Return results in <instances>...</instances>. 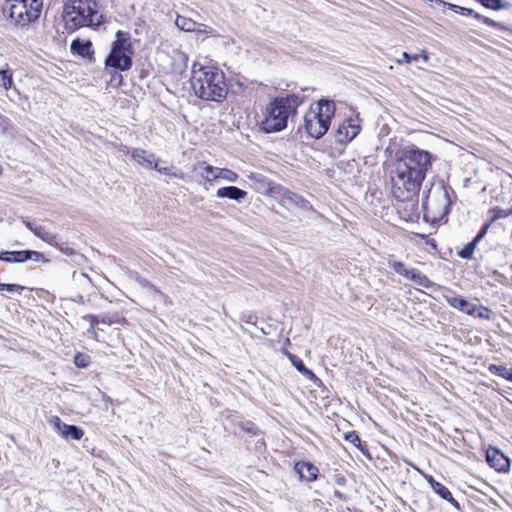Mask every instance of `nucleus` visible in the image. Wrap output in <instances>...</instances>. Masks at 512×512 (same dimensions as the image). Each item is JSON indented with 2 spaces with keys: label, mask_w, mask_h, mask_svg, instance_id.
Wrapping results in <instances>:
<instances>
[{
  "label": "nucleus",
  "mask_w": 512,
  "mask_h": 512,
  "mask_svg": "<svg viewBox=\"0 0 512 512\" xmlns=\"http://www.w3.org/2000/svg\"><path fill=\"white\" fill-rule=\"evenodd\" d=\"M433 155L415 145L399 150L390 166L389 176L394 197L407 201L416 195L432 166Z\"/></svg>",
  "instance_id": "nucleus-1"
},
{
  "label": "nucleus",
  "mask_w": 512,
  "mask_h": 512,
  "mask_svg": "<svg viewBox=\"0 0 512 512\" xmlns=\"http://www.w3.org/2000/svg\"><path fill=\"white\" fill-rule=\"evenodd\" d=\"M191 73V88L198 98L214 102H221L226 98L228 87L222 70L194 62Z\"/></svg>",
  "instance_id": "nucleus-2"
},
{
  "label": "nucleus",
  "mask_w": 512,
  "mask_h": 512,
  "mask_svg": "<svg viewBox=\"0 0 512 512\" xmlns=\"http://www.w3.org/2000/svg\"><path fill=\"white\" fill-rule=\"evenodd\" d=\"M62 18L66 32L73 33L83 27H98L103 15L95 0H69L63 6Z\"/></svg>",
  "instance_id": "nucleus-3"
},
{
  "label": "nucleus",
  "mask_w": 512,
  "mask_h": 512,
  "mask_svg": "<svg viewBox=\"0 0 512 512\" xmlns=\"http://www.w3.org/2000/svg\"><path fill=\"white\" fill-rule=\"evenodd\" d=\"M303 99L297 95L277 97L263 111L260 128L265 133L280 132L287 127L288 119L296 114Z\"/></svg>",
  "instance_id": "nucleus-4"
},
{
  "label": "nucleus",
  "mask_w": 512,
  "mask_h": 512,
  "mask_svg": "<svg viewBox=\"0 0 512 512\" xmlns=\"http://www.w3.org/2000/svg\"><path fill=\"white\" fill-rule=\"evenodd\" d=\"M335 104L331 100L322 99L315 108H311L304 116L306 132L313 138H321L329 129L335 114Z\"/></svg>",
  "instance_id": "nucleus-5"
},
{
  "label": "nucleus",
  "mask_w": 512,
  "mask_h": 512,
  "mask_svg": "<svg viewBox=\"0 0 512 512\" xmlns=\"http://www.w3.org/2000/svg\"><path fill=\"white\" fill-rule=\"evenodd\" d=\"M450 195L444 183L433 184L422 201L425 216L432 221L442 220L449 212Z\"/></svg>",
  "instance_id": "nucleus-6"
},
{
  "label": "nucleus",
  "mask_w": 512,
  "mask_h": 512,
  "mask_svg": "<svg viewBox=\"0 0 512 512\" xmlns=\"http://www.w3.org/2000/svg\"><path fill=\"white\" fill-rule=\"evenodd\" d=\"M132 55L133 48L129 33L119 30L116 32V40L111 45L105 64L120 71H126L132 66Z\"/></svg>",
  "instance_id": "nucleus-7"
},
{
  "label": "nucleus",
  "mask_w": 512,
  "mask_h": 512,
  "mask_svg": "<svg viewBox=\"0 0 512 512\" xmlns=\"http://www.w3.org/2000/svg\"><path fill=\"white\" fill-rule=\"evenodd\" d=\"M10 19L18 25L25 26L36 21L43 7V0H6Z\"/></svg>",
  "instance_id": "nucleus-8"
},
{
  "label": "nucleus",
  "mask_w": 512,
  "mask_h": 512,
  "mask_svg": "<svg viewBox=\"0 0 512 512\" xmlns=\"http://www.w3.org/2000/svg\"><path fill=\"white\" fill-rule=\"evenodd\" d=\"M132 158L141 166L148 169H154L165 175H169L175 178L184 179L185 175L181 171H172L171 168H159V159L156 158L155 154L150 153L144 149L136 148L132 151Z\"/></svg>",
  "instance_id": "nucleus-9"
},
{
  "label": "nucleus",
  "mask_w": 512,
  "mask_h": 512,
  "mask_svg": "<svg viewBox=\"0 0 512 512\" xmlns=\"http://www.w3.org/2000/svg\"><path fill=\"white\" fill-rule=\"evenodd\" d=\"M360 132V123L358 117L348 118L338 125L335 131V141L340 144H346L353 140Z\"/></svg>",
  "instance_id": "nucleus-10"
},
{
  "label": "nucleus",
  "mask_w": 512,
  "mask_h": 512,
  "mask_svg": "<svg viewBox=\"0 0 512 512\" xmlns=\"http://www.w3.org/2000/svg\"><path fill=\"white\" fill-rule=\"evenodd\" d=\"M275 195L280 197L281 205L287 209L298 208L300 210L307 211L312 208L309 202L302 196L293 193L283 187H281L280 193H276Z\"/></svg>",
  "instance_id": "nucleus-11"
},
{
  "label": "nucleus",
  "mask_w": 512,
  "mask_h": 512,
  "mask_svg": "<svg viewBox=\"0 0 512 512\" xmlns=\"http://www.w3.org/2000/svg\"><path fill=\"white\" fill-rule=\"evenodd\" d=\"M253 189L261 194H276L280 193L281 186L271 182L263 174L251 172L248 176Z\"/></svg>",
  "instance_id": "nucleus-12"
},
{
  "label": "nucleus",
  "mask_w": 512,
  "mask_h": 512,
  "mask_svg": "<svg viewBox=\"0 0 512 512\" xmlns=\"http://www.w3.org/2000/svg\"><path fill=\"white\" fill-rule=\"evenodd\" d=\"M51 423L53 424L54 430L66 439L71 437L74 440H80L84 434L82 429L74 425L63 423L57 416L51 419Z\"/></svg>",
  "instance_id": "nucleus-13"
},
{
  "label": "nucleus",
  "mask_w": 512,
  "mask_h": 512,
  "mask_svg": "<svg viewBox=\"0 0 512 512\" xmlns=\"http://www.w3.org/2000/svg\"><path fill=\"white\" fill-rule=\"evenodd\" d=\"M170 58L171 63L168 66L163 67L165 72L182 73L185 71L187 68L188 56L184 52L174 49Z\"/></svg>",
  "instance_id": "nucleus-14"
},
{
  "label": "nucleus",
  "mask_w": 512,
  "mask_h": 512,
  "mask_svg": "<svg viewBox=\"0 0 512 512\" xmlns=\"http://www.w3.org/2000/svg\"><path fill=\"white\" fill-rule=\"evenodd\" d=\"M486 460L492 468L499 472L506 471L509 468V459L497 449H488Z\"/></svg>",
  "instance_id": "nucleus-15"
},
{
  "label": "nucleus",
  "mask_w": 512,
  "mask_h": 512,
  "mask_svg": "<svg viewBox=\"0 0 512 512\" xmlns=\"http://www.w3.org/2000/svg\"><path fill=\"white\" fill-rule=\"evenodd\" d=\"M443 297L451 307L458 309L463 313H466L468 315H474L476 312V306L466 301L464 298L458 297L453 293L446 294Z\"/></svg>",
  "instance_id": "nucleus-16"
},
{
  "label": "nucleus",
  "mask_w": 512,
  "mask_h": 512,
  "mask_svg": "<svg viewBox=\"0 0 512 512\" xmlns=\"http://www.w3.org/2000/svg\"><path fill=\"white\" fill-rule=\"evenodd\" d=\"M216 197L220 199L228 198L238 203H242L247 197V192L236 186H225L216 191Z\"/></svg>",
  "instance_id": "nucleus-17"
},
{
  "label": "nucleus",
  "mask_w": 512,
  "mask_h": 512,
  "mask_svg": "<svg viewBox=\"0 0 512 512\" xmlns=\"http://www.w3.org/2000/svg\"><path fill=\"white\" fill-rule=\"evenodd\" d=\"M70 49L73 54L92 60L94 51L90 40L76 38L72 41Z\"/></svg>",
  "instance_id": "nucleus-18"
},
{
  "label": "nucleus",
  "mask_w": 512,
  "mask_h": 512,
  "mask_svg": "<svg viewBox=\"0 0 512 512\" xmlns=\"http://www.w3.org/2000/svg\"><path fill=\"white\" fill-rule=\"evenodd\" d=\"M35 254L38 255V252L24 250V251H5L0 253V260L9 262V263H21L25 262L31 258V256Z\"/></svg>",
  "instance_id": "nucleus-19"
},
{
  "label": "nucleus",
  "mask_w": 512,
  "mask_h": 512,
  "mask_svg": "<svg viewBox=\"0 0 512 512\" xmlns=\"http://www.w3.org/2000/svg\"><path fill=\"white\" fill-rule=\"evenodd\" d=\"M429 482L431 484V488L437 495H439L442 499L448 501L452 506L459 508L458 502L453 498L451 492L447 487L437 482L432 477L429 478Z\"/></svg>",
  "instance_id": "nucleus-20"
},
{
  "label": "nucleus",
  "mask_w": 512,
  "mask_h": 512,
  "mask_svg": "<svg viewBox=\"0 0 512 512\" xmlns=\"http://www.w3.org/2000/svg\"><path fill=\"white\" fill-rule=\"evenodd\" d=\"M296 469L301 478L307 481H315L318 475V469L311 463L302 462L296 464Z\"/></svg>",
  "instance_id": "nucleus-21"
},
{
  "label": "nucleus",
  "mask_w": 512,
  "mask_h": 512,
  "mask_svg": "<svg viewBox=\"0 0 512 512\" xmlns=\"http://www.w3.org/2000/svg\"><path fill=\"white\" fill-rule=\"evenodd\" d=\"M194 171L198 172L199 175L207 182H212L215 180L214 166L209 165L205 161L195 164Z\"/></svg>",
  "instance_id": "nucleus-22"
},
{
  "label": "nucleus",
  "mask_w": 512,
  "mask_h": 512,
  "mask_svg": "<svg viewBox=\"0 0 512 512\" xmlns=\"http://www.w3.org/2000/svg\"><path fill=\"white\" fill-rule=\"evenodd\" d=\"M33 234L52 246H57V235L50 232L44 226L38 225L33 229Z\"/></svg>",
  "instance_id": "nucleus-23"
},
{
  "label": "nucleus",
  "mask_w": 512,
  "mask_h": 512,
  "mask_svg": "<svg viewBox=\"0 0 512 512\" xmlns=\"http://www.w3.org/2000/svg\"><path fill=\"white\" fill-rule=\"evenodd\" d=\"M388 265L392 268L397 274L404 276L407 279H411L412 274L415 269H408L404 263L396 260H389Z\"/></svg>",
  "instance_id": "nucleus-24"
},
{
  "label": "nucleus",
  "mask_w": 512,
  "mask_h": 512,
  "mask_svg": "<svg viewBox=\"0 0 512 512\" xmlns=\"http://www.w3.org/2000/svg\"><path fill=\"white\" fill-rule=\"evenodd\" d=\"M0 87L6 91L13 87V72L11 68L0 69Z\"/></svg>",
  "instance_id": "nucleus-25"
},
{
  "label": "nucleus",
  "mask_w": 512,
  "mask_h": 512,
  "mask_svg": "<svg viewBox=\"0 0 512 512\" xmlns=\"http://www.w3.org/2000/svg\"><path fill=\"white\" fill-rule=\"evenodd\" d=\"M284 354L288 357V359L291 361L292 365L299 372H301L305 375H312V372L305 367L303 361L299 357H297L296 355H294L288 351H285Z\"/></svg>",
  "instance_id": "nucleus-26"
},
{
  "label": "nucleus",
  "mask_w": 512,
  "mask_h": 512,
  "mask_svg": "<svg viewBox=\"0 0 512 512\" xmlns=\"http://www.w3.org/2000/svg\"><path fill=\"white\" fill-rule=\"evenodd\" d=\"M411 281L415 282L417 285L424 287V288H432L434 286V283L429 280V278L422 273H420L418 270L415 269L414 273L411 276Z\"/></svg>",
  "instance_id": "nucleus-27"
},
{
  "label": "nucleus",
  "mask_w": 512,
  "mask_h": 512,
  "mask_svg": "<svg viewBox=\"0 0 512 512\" xmlns=\"http://www.w3.org/2000/svg\"><path fill=\"white\" fill-rule=\"evenodd\" d=\"M176 26L186 32L194 31L196 23L190 19L178 16L175 21Z\"/></svg>",
  "instance_id": "nucleus-28"
},
{
  "label": "nucleus",
  "mask_w": 512,
  "mask_h": 512,
  "mask_svg": "<svg viewBox=\"0 0 512 512\" xmlns=\"http://www.w3.org/2000/svg\"><path fill=\"white\" fill-rule=\"evenodd\" d=\"M100 318V322L107 325L112 324H123L126 322L125 318L121 317L118 313L114 314H105L102 315Z\"/></svg>",
  "instance_id": "nucleus-29"
},
{
  "label": "nucleus",
  "mask_w": 512,
  "mask_h": 512,
  "mask_svg": "<svg viewBox=\"0 0 512 512\" xmlns=\"http://www.w3.org/2000/svg\"><path fill=\"white\" fill-rule=\"evenodd\" d=\"M435 2L438 3V4H442V5H447L450 9L454 10L456 13H460V14L465 15V16H474V14H476L470 8H465V7H461V6L455 5V4L446 3V2H444L442 0H435Z\"/></svg>",
  "instance_id": "nucleus-30"
},
{
  "label": "nucleus",
  "mask_w": 512,
  "mask_h": 512,
  "mask_svg": "<svg viewBox=\"0 0 512 512\" xmlns=\"http://www.w3.org/2000/svg\"><path fill=\"white\" fill-rule=\"evenodd\" d=\"M420 58H422L423 60L427 61L428 60L427 53L423 52L422 54L410 55L407 52H403L402 53V59L398 60V63H402L403 61L406 62V63H410L411 61H418Z\"/></svg>",
  "instance_id": "nucleus-31"
},
{
  "label": "nucleus",
  "mask_w": 512,
  "mask_h": 512,
  "mask_svg": "<svg viewBox=\"0 0 512 512\" xmlns=\"http://www.w3.org/2000/svg\"><path fill=\"white\" fill-rule=\"evenodd\" d=\"M84 318L88 319L90 321V327L87 330V332L89 334H91L93 336V338L96 339L97 338V332L95 331V327L97 326L98 323H100L99 316L89 314V315L85 316Z\"/></svg>",
  "instance_id": "nucleus-32"
},
{
  "label": "nucleus",
  "mask_w": 512,
  "mask_h": 512,
  "mask_svg": "<svg viewBox=\"0 0 512 512\" xmlns=\"http://www.w3.org/2000/svg\"><path fill=\"white\" fill-rule=\"evenodd\" d=\"M238 178L239 176L236 172L228 168H223L221 180L228 183H235L237 182Z\"/></svg>",
  "instance_id": "nucleus-33"
},
{
  "label": "nucleus",
  "mask_w": 512,
  "mask_h": 512,
  "mask_svg": "<svg viewBox=\"0 0 512 512\" xmlns=\"http://www.w3.org/2000/svg\"><path fill=\"white\" fill-rule=\"evenodd\" d=\"M481 3L483 6L493 10H499L503 7L502 0H476Z\"/></svg>",
  "instance_id": "nucleus-34"
},
{
  "label": "nucleus",
  "mask_w": 512,
  "mask_h": 512,
  "mask_svg": "<svg viewBox=\"0 0 512 512\" xmlns=\"http://www.w3.org/2000/svg\"><path fill=\"white\" fill-rule=\"evenodd\" d=\"M475 245V241H472L471 243L467 244L466 247L459 252V256L463 259L471 258L475 249Z\"/></svg>",
  "instance_id": "nucleus-35"
},
{
  "label": "nucleus",
  "mask_w": 512,
  "mask_h": 512,
  "mask_svg": "<svg viewBox=\"0 0 512 512\" xmlns=\"http://www.w3.org/2000/svg\"><path fill=\"white\" fill-rule=\"evenodd\" d=\"M242 431L249 433L251 435H257L259 433V429L255 424L250 421L243 422L241 424Z\"/></svg>",
  "instance_id": "nucleus-36"
},
{
  "label": "nucleus",
  "mask_w": 512,
  "mask_h": 512,
  "mask_svg": "<svg viewBox=\"0 0 512 512\" xmlns=\"http://www.w3.org/2000/svg\"><path fill=\"white\" fill-rule=\"evenodd\" d=\"M511 369H508L504 366H496V365H492L490 367V371L494 374H497L505 379L508 378V375H509V372H510Z\"/></svg>",
  "instance_id": "nucleus-37"
},
{
  "label": "nucleus",
  "mask_w": 512,
  "mask_h": 512,
  "mask_svg": "<svg viewBox=\"0 0 512 512\" xmlns=\"http://www.w3.org/2000/svg\"><path fill=\"white\" fill-rule=\"evenodd\" d=\"M1 291H7V292H18L21 293L24 289L22 286L17 284H0Z\"/></svg>",
  "instance_id": "nucleus-38"
},
{
  "label": "nucleus",
  "mask_w": 512,
  "mask_h": 512,
  "mask_svg": "<svg viewBox=\"0 0 512 512\" xmlns=\"http://www.w3.org/2000/svg\"><path fill=\"white\" fill-rule=\"evenodd\" d=\"M345 439L353 444L355 447H359L361 445V440L356 432H349L346 434Z\"/></svg>",
  "instance_id": "nucleus-39"
},
{
  "label": "nucleus",
  "mask_w": 512,
  "mask_h": 512,
  "mask_svg": "<svg viewBox=\"0 0 512 512\" xmlns=\"http://www.w3.org/2000/svg\"><path fill=\"white\" fill-rule=\"evenodd\" d=\"M11 128L10 119L0 113V130L7 132Z\"/></svg>",
  "instance_id": "nucleus-40"
},
{
  "label": "nucleus",
  "mask_w": 512,
  "mask_h": 512,
  "mask_svg": "<svg viewBox=\"0 0 512 512\" xmlns=\"http://www.w3.org/2000/svg\"><path fill=\"white\" fill-rule=\"evenodd\" d=\"M488 229H489V224H485V225L480 229V231L478 232L477 236L474 238V240H473V241H475L476 243H477L478 241H480V240H481V239L486 235V233H487Z\"/></svg>",
  "instance_id": "nucleus-41"
},
{
  "label": "nucleus",
  "mask_w": 512,
  "mask_h": 512,
  "mask_svg": "<svg viewBox=\"0 0 512 512\" xmlns=\"http://www.w3.org/2000/svg\"><path fill=\"white\" fill-rule=\"evenodd\" d=\"M488 229H489V224H485V225L480 229V231L478 232L477 236L474 238V240H473V241H475L476 243H477L478 241H480V240H481V239L486 235V233H487Z\"/></svg>",
  "instance_id": "nucleus-42"
},
{
  "label": "nucleus",
  "mask_w": 512,
  "mask_h": 512,
  "mask_svg": "<svg viewBox=\"0 0 512 512\" xmlns=\"http://www.w3.org/2000/svg\"><path fill=\"white\" fill-rule=\"evenodd\" d=\"M474 18L483 21L485 24H487L489 26H496L495 21H493L492 19H490L488 17H484V16H482V15H480L478 13L474 14Z\"/></svg>",
  "instance_id": "nucleus-43"
},
{
  "label": "nucleus",
  "mask_w": 512,
  "mask_h": 512,
  "mask_svg": "<svg viewBox=\"0 0 512 512\" xmlns=\"http://www.w3.org/2000/svg\"><path fill=\"white\" fill-rule=\"evenodd\" d=\"M75 364H76V366H78V367H86V366L88 365V362H87V360L85 359V357H84V356H82V355H77V356L75 357Z\"/></svg>",
  "instance_id": "nucleus-44"
},
{
  "label": "nucleus",
  "mask_w": 512,
  "mask_h": 512,
  "mask_svg": "<svg viewBox=\"0 0 512 512\" xmlns=\"http://www.w3.org/2000/svg\"><path fill=\"white\" fill-rule=\"evenodd\" d=\"M22 222L23 224L33 233V229H35V227H37L38 225L28 221L27 219L25 218H22Z\"/></svg>",
  "instance_id": "nucleus-45"
},
{
  "label": "nucleus",
  "mask_w": 512,
  "mask_h": 512,
  "mask_svg": "<svg viewBox=\"0 0 512 512\" xmlns=\"http://www.w3.org/2000/svg\"><path fill=\"white\" fill-rule=\"evenodd\" d=\"M222 172H223V168L214 167L215 180H217V179H221V177H222Z\"/></svg>",
  "instance_id": "nucleus-46"
},
{
  "label": "nucleus",
  "mask_w": 512,
  "mask_h": 512,
  "mask_svg": "<svg viewBox=\"0 0 512 512\" xmlns=\"http://www.w3.org/2000/svg\"><path fill=\"white\" fill-rule=\"evenodd\" d=\"M488 314H489V310L486 308H483V311L478 313V317L488 318Z\"/></svg>",
  "instance_id": "nucleus-47"
},
{
  "label": "nucleus",
  "mask_w": 512,
  "mask_h": 512,
  "mask_svg": "<svg viewBox=\"0 0 512 512\" xmlns=\"http://www.w3.org/2000/svg\"><path fill=\"white\" fill-rule=\"evenodd\" d=\"M158 57L160 60H162L164 58H168L169 56L165 52H159Z\"/></svg>",
  "instance_id": "nucleus-48"
},
{
  "label": "nucleus",
  "mask_w": 512,
  "mask_h": 512,
  "mask_svg": "<svg viewBox=\"0 0 512 512\" xmlns=\"http://www.w3.org/2000/svg\"><path fill=\"white\" fill-rule=\"evenodd\" d=\"M149 287L155 292V293H158V294H162L161 291L155 287L154 285L152 284H149Z\"/></svg>",
  "instance_id": "nucleus-49"
},
{
  "label": "nucleus",
  "mask_w": 512,
  "mask_h": 512,
  "mask_svg": "<svg viewBox=\"0 0 512 512\" xmlns=\"http://www.w3.org/2000/svg\"><path fill=\"white\" fill-rule=\"evenodd\" d=\"M510 214H512V208L508 212H505L504 214H500L499 217H506Z\"/></svg>",
  "instance_id": "nucleus-50"
},
{
  "label": "nucleus",
  "mask_w": 512,
  "mask_h": 512,
  "mask_svg": "<svg viewBox=\"0 0 512 512\" xmlns=\"http://www.w3.org/2000/svg\"><path fill=\"white\" fill-rule=\"evenodd\" d=\"M507 379H508V380H510V381H512V370H510V372H509V375H508V378H507Z\"/></svg>",
  "instance_id": "nucleus-51"
},
{
  "label": "nucleus",
  "mask_w": 512,
  "mask_h": 512,
  "mask_svg": "<svg viewBox=\"0 0 512 512\" xmlns=\"http://www.w3.org/2000/svg\"><path fill=\"white\" fill-rule=\"evenodd\" d=\"M162 161L159 159V168H168L167 166L161 165Z\"/></svg>",
  "instance_id": "nucleus-52"
}]
</instances>
